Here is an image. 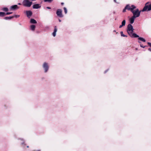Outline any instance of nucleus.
Returning <instances> with one entry per match:
<instances>
[{
    "label": "nucleus",
    "mask_w": 151,
    "mask_h": 151,
    "mask_svg": "<svg viewBox=\"0 0 151 151\" xmlns=\"http://www.w3.org/2000/svg\"><path fill=\"white\" fill-rule=\"evenodd\" d=\"M22 4L24 7H29L32 4V2L29 0H24L22 2Z\"/></svg>",
    "instance_id": "f257e3e1"
},
{
    "label": "nucleus",
    "mask_w": 151,
    "mask_h": 151,
    "mask_svg": "<svg viewBox=\"0 0 151 151\" xmlns=\"http://www.w3.org/2000/svg\"><path fill=\"white\" fill-rule=\"evenodd\" d=\"M141 11H139L138 9H137L135 10H133L131 12L133 14L132 16L135 18L138 17L139 16Z\"/></svg>",
    "instance_id": "f03ea898"
},
{
    "label": "nucleus",
    "mask_w": 151,
    "mask_h": 151,
    "mask_svg": "<svg viewBox=\"0 0 151 151\" xmlns=\"http://www.w3.org/2000/svg\"><path fill=\"white\" fill-rule=\"evenodd\" d=\"M127 30L129 35H130L131 33H133L134 32V29L131 24H129L128 25Z\"/></svg>",
    "instance_id": "7ed1b4c3"
},
{
    "label": "nucleus",
    "mask_w": 151,
    "mask_h": 151,
    "mask_svg": "<svg viewBox=\"0 0 151 151\" xmlns=\"http://www.w3.org/2000/svg\"><path fill=\"white\" fill-rule=\"evenodd\" d=\"M149 3V2H147L146 3L145 6L142 10V12L151 10V3L150 4L148 5V4Z\"/></svg>",
    "instance_id": "20e7f679"
},
{
    "label": "nucleus",
    "mask_w": 151,
    "mask_h": 151,
    "mask_svg": "<svg viewBox=\"0 0 151 151\" xmlns=\"http://www.w3.org/2000/svg\"><path fill=\"white\" fill-rule=\"evenodd\" d=\"M62 10L60 9H58L56 12V14L57 16L60 18L63 17L62 14Z\"/></svg>",
    "instance_id": "39448f33"
},
{
    "label": "nucleus",
    "mask_w": 151,
    "mask_h": 151,
    "mask_svg": "<svg viewBox=\"0 0 151 151\" xmlns=\"http://www.w3.org/2000/svg\"><path fill=\"white\" fill-rule=\"evenodd\" d=\"M126 6H127L126 8V9L128 10H130L131 12L133 11V9H134L136 8V7L134 5H131V7L129 4H127Z\"/></svg>",
    "instance_id": "423d86ee"
},
{
    "label": "nucleus",
    "mask_w": 151,
    "mask_h": 151,
    "mask_svg": "<svg viewBox=\"0 0 151 151\" xmlns=\"http://www.w3.org/2000/svg\"><path fill=\"white\" fill-rule=\"evenodd\" d=\"M42 67L45 70V72H47L49 69V66L47 63L46 62L44 63L42 65Z\"/></svg>",
    "instance_id": "0eeeda50"
},
{
    "label": "nucleus",
    "mask_w": 151,
    "mask_h": 151,
    "mask_svg": "<svg viewBox=\"0 0 151 151\" xmlns=\"http://www.w3.org/2000/svg\"><path fill=\"white\" fill-rule=\"evenodd\" d=\"M26 14L27 17L29 18L32 14V12L30 10L27 11H26Z\"/></svg>",
    "instance_id": "6e6552de"
},
{
    "label": "nucleus",
    "mask_w": 151,
    "mask_h": 151,
    "mask_svg": "<svg viewBox=\"0 0 151 151\" xmlns=\"http://www.w3.org/2000/svg\"><path fill=\"white\" fill-rule=\"evenodd\" d=\"M19 8V7L17 5H14L11 6L10 7V9L11 10H16Z\"/></svg>",
    "instance_id": "1a4fd4ad"
},
{
    "label": "nucleus",
    "mask_w": 151,
    "mask_h": 151,
    "mask_svg": "<svg viewBox=\"0 0 151 151\" xmlns=\"http://www.w3.org/2000/svg\"><path fill=\"white\" fill-rule=\"evenodd\" d=\"M41 7V5L39 4H35L32 6V8L34 9H38Z\"/></svg>",
    "instance_id": "9d476101"
},
{
    "label": "nucleus",
    "mask_w": 151,
    "mask_h": 151,
    "mask_svg": "<svg viewBox=\"0 0 151 151\" xmlns=\"http://www.w3.org/2000/svg\"><path fill=\"white\" fill-rule=\"evenodd\" d=\"M54 30L53 33H52V35L53 37H55L56 35V33L57 31V28L56 26H55L54 27Z\"/></svg>",
    "instance_id": "9b49d317"
},
{
    "label": "nucleus",
    "mask_w": 151,
    "mask_h": 151,
    "mask_svg": "<svg viewBox=\"0 0 151 151\" xmlns=\"http://www.w3.org/2000/svg\"><path fill=\"white\" fill-rule=\"evenodd\" d=\"M129 35L132 37H139V35H137L136 34L133 33H131L130 35Z\"/></svg>",
    "instance_id": "f8f14e48"
},
{
    "label": "nucleus",
    "mask_w": 151,
    "mask_h": 151,
    "mask_svg": "<svg viewBox=\"0 0 151 151\" xmlns=\"http://www.w3.org/2000/svg\"><path fill=\"white\" fill-rule=\"evenodd\" d=\"M135 18L132 16V17L129 19V21L130 23V24H132L134 21V20Z\"/></svg>",
    "instance_id": "ddd939ff"
},
{
    "label": "nucleus",
    "mask_w": 151,
    "mask_h": 151,
    "mask_svg": "<svg viewBox=\"0 0 151 151\" xmlns=\"http://www.w3.org/2000/svg\"><path fill=\"white\" fill-rule=\"evenodd\" d=\"M30 22L31 24H35L37 23V22L34 19L31 18L30 19Z\"/></svg>",
    "instance_id": "4468645a"
},
{
    "label": "nucleus",
    "mask_w": 151,
    "mask_h": 151,
    "mask_svg": "<svg viewBox=\"0 0 151 151\" xmlns=\"http://www.w3.org/2000/svg\"><path fill=\"white\" fill-rule=\"evenodd\" d=\"M35 26L34 25H31L30 26V29L32 31H34L35 30Z\"/></svg>",
    "instance_id": "2eb2a0df"
},
{
    "label": "nucleus",
    "mask_w": 151,
    "mask_h": 151,
    "mask_svg": "<svg viewBox=\"0 0 151 151\" xmlns=\"http://www.w3.org/2000/svg\"><path fill=\"white\" fill-rule=\"evenodd\" d=\"M13 18V17L12 16H9V17H6L4 18V19L7 20L8 19H11Z\"/></svg>",
    "instance_id": "dca6fc26"
},
{
    "label": "nucleus",
    "mask_w": 151,
    "mask_h": 151,
    "mask_svg": "<svg viewBox=\"0 0 151 151\" xmlns=\"http://www.w3.org/2000/svg\"><path fill=\"white\" fill-rule=\"evenodd\" d=\"M6 15L5 13L2 12H0V17H3Z\"/></svg>",
    "instance_id": "f3484780"
},
{
    "label": "nucleus",
    "mask_w": 151,
    "mask_h": 151,
    "mask_svg": "<svg viewBox=\"0 0 151 151\" xmlns=\"http://www.w3.org/2000/svg\"><path fill=\"white\" fill-rule=\"evenodd\" d=\"M138 40H141L144 42H145L146 41V40L145 39L142 37H139L138 38Z\"/></svg>",
    "instance_id": "a211bd4d"
},
{
    "label": "nucleus",
    "mask_w": 151,
    "mask_h": 151,
    "mask_svg": "<svg viewBox=\"0 0 151 151\" xmlns=\"http://www.w3.org/2000/svg\"><path fill=\"white\" fill-rule=\"evenodd\" d=\"M2 10L5 12H7L9 11V9L7 7H4L3 8Z\"/></svg>",
    "instance_id": "6ab92c4d"
},
{
    "label": "nucleus",
    "mask_w": 151,
    "mask_h": 151,
    "mask_svg": "<svg viewBox=\"0 0 151 151\" xmlns=\"http://www.w3.org/2000/svg\"><path fill=\"white\" fill-rule=\"evenodd\" d=\"M126 24V20L124 19V20L122 22V25L123 26H124Z\"/></svg>",
    "instance_id": "aec40b11"
},
{
    "label": "nucleus",
    "mask_w": 151,
    "mask_h": 151,
    "mask_svg": "<svg viewBox=\"0 0 151 151\" xmlns=\"http://www.w3.org/2000/svg\"><path fill=\"white\" fill-rule=\"evenodd\" d=\"M138 42L139 43H140V46L141 47H142L143 48H144L146 47L145 46H143V45H142L141 43V42L140 41H138Z\"/></svg>",
    "instance_id": "412c9836"
},
{
    "label": "nucleus",
    "mask_w": 151,
    "mask_h": 151,
    "mask_svg": "<svg viewBox=\"0 0 151 151\" xmlns=\"http://www.w3.org/2000/svg\"><path fill=\"white\" fill-rule=\"evenodd\" d=\"M45 2H48L49 3L51 2L53 0H44Z\"/></svg>",
    "instance_id": "4be33fe9"
},
{
    "label": "nucleus",
    "mask_w": 151,
    "mask_h": 151,
    "mask_svg": "<svg viewBox=\"0 0 151 151\" xmlns=\"http://www.w3.org/2000/svg\"><path fill=\"white\" fill-rule=\"evenodd\" d=\"M13 17V18L14 17L17 18L19 17V15H14V16H12Z\"/></svg>",
    "instance_id": "5701e85b"
},
{
    "label": "nucleus",
    "mask_w": 151,
    "mask_h": 151,
    "mask_svg": "<svg viewBox=\"0 0 151 151\" xmlns=\"http://www.w3.org/2000/svg\"><path fill=\"white\" fill-rule=\"evenodd\" d=\"M127 6H125V7L123 9V12H126V10L127 9H126V8L127 7Z\"/></svg>",
    "instance_id": "b1692460"
},
{
    "label": "nucleus",
    "mask_w": 151,
    "mask_h": 151,
    "mask_svg": "<svg viewBox=\"0 0 151 151\" xmlns=\"http://www.w3.org/2000/svg\"><path fill=\"white\" fill-rule=\"evenodd\" d=\"M12 12H7L5 13L6 15H8L12 14Z\"/></svg>",
    "instance_id": "393cba45"
},
{
    "label": "nucleus",
    "mask_w": 151,
    "mask_h": 151,
    "mask_svg": "<svg viewBox=\"0 0 151 151\" xmlns=\"http://www.w3.org/2000/svg\"><path fill=\"white\" fill-rule=\"evenodd\" d=\"M120 34H121V36H122L123 37V36H124V35L123 34V32L122 31L121 32Z\"/></svg>",
    "instance_id": "a878e982"
},
{
    "label": "nucleus",
    "mask_w": 151,
    "mask_h": 151,
    "mask_svg": "<svg viewBox=\"0 0 151 151\" xmlns=\"http://www.w3.org/2000/svg\"><path fill=\"white\" fill-rule=\"evenodd\" d=\"M64 12L66 14V7H64Z\"/></svg>",
    "instance_id": "bb28decb"
},
{
    "label": "nucleus",
    "mask_w": 151,
    "mask_h": 151,
    "mask_svg": "<svg viewBox=\"0 0 151 151\" xmlns=\"http://www.w3.org/2000/svg\"><path fill=\"white\" fill-rule=\"evenodd\" d=\"M147 44L151 47V43L148 42Z\"/></svg>",
    "instance_id": "cd10ccee"
},
{
    "label": "nucleus",
    "mask_w": 151,
    "mask_h": 151,
    "mask_svg": "<svg viewBox=\"0 0 151 151\" xmlns=\"http://www.w3.org/2000/svg\"><path fill=\"white\" fill-rule=\"evenodd\" d=\"M108 70V69H107V70H105L104 72V73H106L107 72V71Z\"/></svg>",
    "instance_id": "c85d7f7f"
},
{
    "label": "nucleus",
    "mask_w": 151,
    "mask_h": 151,
    "mask_svg": "<svg viewBox=\"0 0 151 151\" xmlns=\"http://www.w3.org/2000/svg\"><path fill=\"white\" fill-rule=\"evenodd\" d=\"M46 8L48 9H51V7H47Z\"/></svg>",
    "instance_id": "c756f323"
},
{
    "label": "nucleus",
    "mask_w": 151,
    "mask_h": 151,
    "mask_svg": "<svg viewBox=\"0 0 151 151\" xmlns=\"http://www.w3.org/2000/svg\"><path fill=\"white\" fill-rule=\"evenodd\" d=\"M123 26L122 25H120L119 26V28H121Z\"/></svg>",
    "instance_id": "7c9ffc66"
},
{
    "label": "nucleus",
    "mask_w": 151,
    "mask_h": 151,
    "mask_svg": "<svg viewBox=\"0 0 151 151\" xmlns=\"http://www.w3.org/2000/svg\"><path fill=\"white\" fill-rule=\"evenodd\" d=\"M148 50L150 52H151V48H149L148 49Z\"/></svg>",
    "instance_id": "2f4dec72"
},
{
    "label": "nucleus",
    "mask_w": 151,
    "mask_h": 151,
    "mask_svg": "<svg viewBox=\"0 0 151 151\" xmlns=\"http://www.w3.org/2000/svg\"><path fill=\"white\" fill-rule=\"evenodd\" d=\"M58 20H59V21L60 22L61 21V20L60 19H59Z\"/></svg>",
    "instance_id": "473e14b6"
},
{
    "label": "nucleus",
    "mask_w": 151,
    "mask_h": 151,
    "mask_svg": "<svg viewBox=\"0 0 151 151\" xmlns=\"http://www.w3.org/2000/svg\"><path fill=\"white\" fill-rule=\"evenodd\" d=\"M24 142H22V145H23L24 144Z\"/></svg>",
    "instance_id": "72a5a7b5"
},
{
    "label": "nucleus",
    "mask_w": 151,
    "mask_h": 151,
    "mask_svg": "<svg viewBox=\"0 0 151 151\" xmlns=\"http://www.w3.org/2000/svg\"><path fill=\"white\" fill-rule=\"evenodd\" d=\"M18 4L19 5H21V4L20 3H18Z\"/></svg>",
    "instance_id": "f704fd0d"
},
{
    "label": "nucleus",
    "mask_w": 151,
    "mask_h": 151,
    "mask_svg": "<svg viewBox=\"0 0 151 151\" xmlns=\"http://www.w3.org/2000/svg\"><path fill=\"white\" fill-rule=\"evenodd\" d=\"M123 37H127V36L124 35V36Z\"/></svg>",
    "instance_id": "c9c22d12"
},
{
    "label": "nucleus",
    "mask_w": 151,
    "mask_h": 151,
    "mask_svg": "<svg viewBox=\"0 0 151 151\" xmlns=\"http://www.w3.org/2000/svg\"><path fill=\"white\" fill-rule=\"evenodd\" d=\"M61 4L62 5H63L64 4V3L63 2H62V3H61Z\"/></svg>",
    "instance_id": "e433bc0d"
},
{
    "label": "nucleus",
    "mask_w": 151,
    "mask_h": 151,
    "mask_svg": "<svg viewBox=\"0 0 151 151\" xmlns=\"http://www.w3.org/2000/svg\"><path fill=\"white\" fill-rule=\"evenodd\" d=\"M113 32H116V31L115 30H114Z\"/></svg>",
    "instance_id": "4c0bfd02"
},
{
    "label": "nucleus",
    "mask_w": 151,
    "mask_h": 151,
    "mask_svg": "<svg viewBox=\"0 0 151 151\" xmlns=\"http://www.w3.org/2000/svg\"><path fill=\"white\" fill-rule=\"evenodd\" d=\"M34 151H40V150H37V151H35V150Z\"/></svg>",
    "instance_id": "58836bf2"
},
{
    "label": "nucleus",
    "mask_w": 151,
    "mask_h": 151,
    "mask_svg": "<svg viewBox=\"0 0 151 151\" xmlns=\"http://www.w3.org/2000/svg\"><path fill=\"white\" fill-rule=\"evenodd\" d=\"M114 1L115 2H116V0H114Z\"/></svg>",
    "instance_id": "ea45409f"
},
{
    "label": "nucleus",
    "mask_w": 151,
    "mask_h": 151,
    "mask_svg": "<svg viewBox=\"0 0 151 151\" xmlns=\"http://www.w3.org/2000/svg\"><path fill=\"white\" fill-rule=\"evenodd\" d=\"M27 147L28 148L29 147V146H27Z\"/></svg>",
    "instance_id": "a19ab883"
}]
</instances>
